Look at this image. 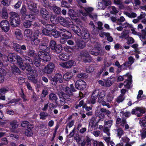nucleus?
<instances>
[{
    "label": "nucleus",
    "mask_w": 146,
    "mask_h": 146,
    "mask_svg": "<svg viewBox=\"0 0 146 146\" xmlns=\"http://www.w3.org/2000/svg\"><path fill=\"white\" fill-rule=\"evenodd\" d=\"M41 15L44 19L48 20L50 16L49 12L45 9L41 8L40 11Z\"/></svg>",
    "instance_id": "15"
},
{
    "label": "nucleus",
    "mask_w": 146,
    "mask_h": 146,
    "mask_svg": "<svg viewBox=\"0 0 146 146\" xmlns=\"http://www.w3.org/2000/svg\"><path fill=\"white\" fill-rule=\"evenodd\" d=\"M25 133L27 136H31L33 135V131L32 130L26 129L25 130Z\"/></svg>",
    "instance_id": "49"
},
{
    "label": "nucleus",
    "mask_w": 146,
    "mask_h": 146,
    "mask_svg": "<svg viewBox=\"0 0 146 146\" xmlns=\"http://www.w3.org/2000/svg\"><path fill=\"white\" fill-rule=\"evenodd\" d=\"M108 8L109 9L110 8L112 9V11H111L110 12V13L111 14H116V13H117L118 12V11L114 6H109L108 7Z\"/></svg>",
    "instance_id": "51"
},
{
    "label": "nucleus",
    "mask_w": 146,
    "mask_h": 146,
    "mask_svg": "<svg viewBox=\"0 0 146 146\" xmlns=\"http://www.w3.org/2000/svg\"><path fill=\"white\" fill-rule=\"evenodd\" d=\"M51 35L55 38H57L60 36L59 31H58L55 29H54L50 32Z\"/></svg>",
    "instance_id": "32"
},
{
    "label": "nucleus",
    "mask_w": 146,
    "mask_h": 146,
    "mask_svg": "<svg viewBox=\"0 0 146 146\" xmlns=\"http://www.w3.org/2000/svg\"><path fill=\"white\" fill-rule=\"evenodd\" d=\"M20 15L21 16L26 14L27 9L25 6L23 5L20 11Z\"/></svg>",
    "instance_id": "44"
},
{
    "label": "nucleus",
    "mask_w": 146,
    "mask_h": 146,
    "mask_svg": "<svg viewBox=\"0 0 146 146\" xmlns=\"http://www.w3.org/2000/svg\"><path fill=\"white\" fill-rule=\"evenodd\" d=\"M54 68V64L52 62H50L45 67L44 71L46 74H50L53 71Z\"/></svg>",
    "instance_id": "11"
},
{
    "label": "nucleus",
    "mask_w": 146,
    "mask_h": 146,
    "mask_svg": "<svg viewBox=\"0 0 146 146\" xmlns=\"http://www.w3.org/2000/svg\"><path fill=\"white\" fill-rule=\"evenodd\" d=\"M99 94V90H95L93 92L92 95L93 97H94L97 98Z\"/></svg>",
    "instance_id": "58"
},
{
    "label": "nucleus",
    "mask_w": 146,
    "mask_h": 146,
    "mask_svg": "<svg viewBox=\"0 0 146 146\" xmlns=\"http://www.w3.org/2000/svg\"><path fill=\"white\" fill-rule=\"evenodd\" d=\"M27 49L26 46L25 45H20L19 50H17V51L19 52L21 55H24V53L23 51H25Z\"/></svg>",
    "instance_id": "28"
},
{
    "label": "nucleus",
    "mask_w": 146,
    "mask_h": 146,
    "mask_svg": "<svg viewBox=\"0 0 146 146\" xmlns=\"http://www.w3.org/2000/svg\"><path fill=\"white\" fill-rule=\"evenodd\" d=\"M131 76H129L128 78V80L125 81L124 82V85L126 88L128 89L130 88L131 84Z\"/></svg>",
    "instance_id": "25"
},
{
    "label": "nucleus",
    "mask_w": 146,
    "mask_h": 146,
    "mask_svg": "<svg viewBox=\"0 0 146 146\" xmlns=\"http://www.w3.org/2000/svg\"><path fill=\"white\" fill-rule=\"evenodd\" d=\"M60 36L65 37L66 38H69L71 37V33L68 31L64 29H59Z\"/></svg>",
    "instance_id": "14"
},
{
    "label": "nucleus",
    "mask_w": 146,
    "mask_h": 146,
    "mask_svg": "<svg viewBox=\"0 0 146 146\" xmlns=\"http://www.w3.org/2000/svg\"><path fill=\"white\" fill-rule=\"evenodd\" d=\"M128 36L127 33L125 31H123L121 33V35L119 36V37L121 38H126Z\"/></svg>",
    "instance_id": "60"
},
{
    "label": "nucleus",
    "mask_w": 146,
    "mask_h": 146,
    "mask_svg": "<svg viewBox=\"0 0 146 146\" xmlns=\"http://www.w3.org/2000/svg\"><path fill=\"white\" fill-rule=\"evenodd\" d=\"M38 58H36L34 60V63L35 65L37 67H38L40 66V59L39 57H37Z\"/></svg>",
    "instance_id": "48"
},
{
    "label": "nucleus",
    "mask_w": 146,
    "mask_h": 146,
    "mask_svg": "<svg viewBox=\"0 0 146 146\" xmlns=\"http://www.w3.org/2000/svg\"><path fill=\"white\" fill-rule=\"evenodd\" d=\"M14 34L17 39L21 40L23 37V35L21 30L19 29H17L15 31Z\"/></svg>",
    "instance_id": "23"
},
{
    "label": "nucleus",
    "mask_w": 146,
    "mask_h": 146,
    "mask_svg": "<svg viewBox=\"0 0 146 146\" xmlns=\"http://www.w3.org/2000/svg\"><path fill=\"white\" fill-rule=\"evenodd\" d=\"M113 98V96L111 94V92L109 93L107 96V99L108 102H111Z\"/></svg>",
    "instance_id": "54"
},
{
    "label": "nucleus",
    "mask_w": 146,
    "mask_h": 146,
    "mask_svg": "<svg viewBox=\"0 0 146 146\" xmlns=\"http://www.w3.org/2000/svg\"><path fill=\"white\" fill-rule=\"evenodd\" d=\"M11 0H2L1 3L4 6H8L9 5Z\"/></svg>",
    "instance_id": "52"
},
{
    "label": "nucleus",
    "mask_w": 146,
    "mask_h": 146,
    "mask_svg": "<svg viewBox=\"0 0 146 146\" xmlns=\"http://www.w3.org/2000/svg\"><path fill=\"white\" fill-rule=\"evenodd\" d=\"M28 79L34 84H36L37 82V80L35 77L30 73L28 76Z\"/></svg>",
    "instance_id": "27"
},
{
    "label": "nucleus",
    "mask_w": 146,
    "mask_h": 146,
    "mask_svg": "<svg viewBox=\"0 0 146 146\" xmlns=\"http://www.w3.org/2000/svg\"><path fill=\"white\" fill-rule=\"evenodd\" d=\"M7 61L13 64L16 63L20 69L22 67L24 68L23 59L18 55L13 53L9 54L7 57Z\"/></svg>",
    "instance_id": "2"
},
{
    "label": "nucleus",
    "mask_w": 146,
    "mask_h": 146,
    "mask_svg": "<svg viewBox=\"0 0 146 146\" xmlns=\"http://www.w3.org/2000/svg\"><path fill=\"white\" fill-rule=\"evenodd\" d=\"M24 58V61L25 62V64H32L33 62L32 59L29 57L25 55L22 56Z\"/></svg>",
    "instance_id": "26"
},
{
    "label": "nucleus",
    "mask_w": 146,
    "mask_h": 146,
    "mask_svg": "<svg viewBox=\"0 0 146 146\" xmlns=\"http://www.w3.org/2000/svg\"><path fill=\"white\" fill-rule=\"evenodd\" d=\"M42 33L46 35H49L50 33V32L46 28L43 27H42L41 28Z\"/></svg>",
    "instance_id": "39"
},
{
    "label": "nucleus",
    "mask_w": 146,
    "mask_h": 146,
    "mask_svg": "<svg viewBox=\"0 0 146 146\" xmlns=\"http://www.w3.org/2000/svg\"><path fill=\"white\" fill-rule=\"evenodd\" d=\"M92 59L91 56L86 57L83 59V61L85 63H90L92 61Z\"/></svg>",
    "instance_id": "63"
},
{
    "label": "nucleus",
    "mask_w": 146,
    "mask_h": 146,
    "mask_svg": "<svg viewBox=\"0 0 146 146\" xmlns=\"http://www.w3.org/2000/svg\"><path fill=\"white\" fill-rule=\"evenodd\" d=\"M92 139L88 136L84 137V138L82 140L80 145L81 146H90L91 145Z\"/></svg>",
    "instance_id": "13"
},
{
    "label": "nucleus",
    "mask_w": 146,
    "mask_h": 146,
    "mask_svg": "<svg viewBox=\"0 0 146 146\" xmlns=\"http://www.w3.org/2000/svg\"><path fill=\"white\" fill-rule=\"evenodd\" d=\"M131 65L128 61H127L122 64V68L123 69L126 70Z\"/></svg>",
    "instance_id": "42"
},
{
    "label": "nucleus",
    "mask_w": 146,
    "mask_h": 146,
    "mask_svg": "<svg viewBox=\"0 0 146 146\" xmlns=\"http://www.w3.org/2000/svg\"><path fill=\"white\" fill-rule=\"evenodd\" d=\"M72 30L79 36H82L85 39H88L89 37V33L88 30L85 28L82 27L79 28L75 26L72 28Z\"/></svg>",
    "instance_id": "3"
},
{
    "label": "nucleus",
    "mask_w": 146,
    "mask_h": 146,
    "mask_svg": "<svg viewBox=\"0 0 146 146\" xmlns=\"http://www.w3.org/2000/svg\"><path fill=\"white\" fill-rule=\"evenodd\" d=\"M52 10L53 12L56 14L59 15L61 13V10L60 8L56 6H53L52 7Z\"/></svg>",
    "instance_id": "33"
},
{
    "label": "nucleus",
    "mask_w": 146,
    "mask_h": 146,
    "mask_svg": "<svg viewBox=\"0 0 146 146\" xmlns=\"http://www.w3.org/2000/svg\"><path fill=\"white\" fill-rule=\"evenodd\" d=\"M105 95L104 92H100L98 98V102H99L100 103L103 100L105 97Z\"/></svg>",
    "instance_id": "45"
},
{
    "label": "nucleus",
    "mask_w": 146,
    "mask_h": 146,
    "mask_svg": "<svg viewBox=\"0 0 146 146\" xmlns=\"http://www.w3.org/2000/svg\"><path fill=\"white\" fill-rule=\"evenodd\" d=\"M31 22L29 20L24 21L23 24L24 27L26 28L30 27L32 25Z\"/></svg>",
    "instance_id": "47"
},
{
    "label": "nucleus",
    "mask_w": 146,
    "mask_h": 146,
    "mask_svg": "<svg viewBox=\"0 0 146 146\" xmlns=\"http://www.w3.org/2000/svg\"><path fill=\"white\" fill-rule=\"evenodd\" d=\"M32 34V31L29 29H26L24 31V36L27 39L30 38Z\"/></svg>",
    "instance_id": "24"
},
{
    "label": "nucleus",
    "mask_w": 146,
    "mask_h": 146,
    "mask_svg": "<svg viewBox=\"0 0 146 146\" xmlns=\"http://www.w3.org/2000/svg\"><path fill=\"white\" fill-rule=\"evenodd\" d=\"M125 97L123 95L120 94L118 96L116 100V101L118 103L122 102L124 100Z\"/></svg>",
    "instance_id": "40"
},
{
    "label": "nucleus",
    "mask_w": 146,
    "mask_h": 146,
    "mask_svg": "<svg viewBox=\"0 0 146 146\" xmlns=\"http://www.w3.org/2000/svg\"><path fill=\"white\" fill-rule=\"evenodd\" d=\"M57 45L56 42L54 40L50 41L49 43V46L52 50L55 49V48Z\"/></svg>",
    "instance_id": "37"
},
{
    "label": "nucleus",
    "mask_w": 146,
    "mask_h": 146,
    "mask_svg": "<svg viewBox=\"0 0 146 146\" xmlns=\"http://www.w3.org/2000/svg\"><path fill=\"white\" fill-rule=\"evenodd\" d=\"M10 131L13 133H17L21 132L22 131L21 128H18L19 124H18L17 121L16 120H13L11 121L10 122Z\"/></svg>",
    "instance_id": "5"
},
{
    "label": "nucleus",
    "mask_w": 146,
    "mask_h": 146,
    "mask_svg": "<svg viewBox=\"0 0 146 146\" xmlns=\"http://www.w3.org/2000/svg\"><path fill=\"white\" fill-rule=\"evenodd\" d=\"M124 13L129 17L131 18H134L137 16V14L133 12L129 13L128 12L124 11Z\"/></svg>",
    "instance_id": "35"
},
{
    "label": "nucleus",
    "mask_w": 146,
    "mask_h": 146,
    "mask_svg": "<svg viewBox=\"0 0 146 146\" xmlns=\"http://www.w3.org/2000/svg\"><path fill=\"white\" fill-rule=\"evenodd\" d=\"M60 17H57L54 15H52L50 17L51 22L54 24H57L59 22Z\"/></svg>",
    "instance_id": "21"
},
{
    "label": "nucleus",
    "mask_w": 146,
    "mask_h": 146,
    "mask_svg": "<svg viewBox=\"0 0 146 146\" xmlns=\"http://www.w3.org/2000/svg\"><path fill=\"white\" fill-rule=\"evenodd\" d=\"M69 88L66 87L65 88L64 93L62 91H58L57 94L59 99L56 101L55 103L58 106H63L66 103V100H70L73 98V94L69 90Z\"/></svg>",
    "instance_id": "1"
},
{
    "label": "nucleus",
    "mask_w": 146,
    "mask_h": 146,
    "mask_svg": "<svg viewBox=\"0 0 146 146\" xmlns=\"http://www.w3.org/2000/svg\"><path fill=\"white\" fill-rule=\"evenodd\" d=\"M40 116V119H45V117L48 116V114L46 112H41L39 114Z\"/></svg>",
    "instance_id": "53"
},
{
    "label": "nucleus",
    "mask_w": 146,
    "mask_h": 146,
    "mask_svg": "<svg viewBox=\"0 0 146 146\" xmlns=\"http://www.w3.org/2000/svg\"><path fill=\"white\" fill-rule=\"evenodd\" d=\"M9 21L11 25L13 27L18 26L20 22L19 15L17 13L12 12L9 14Z\"/></svg>",
    "instance_id": "4"
},
{
    "label": "nucleus",
    "mask_w": 146,
    "mask_h": 146,
    "mask_svg": "<svg viewBox=\"0 0 146 146\" xmlns=\"http://www.w3.org/2000/svg\"><path fill=\"white\" fill-rule=\"evenodd\" d=\"M96 98L93 97V96H91V98L87 100V102L88 104H94L96 103Z\"/></svg>",
    "instance_id": "43"
},
{
    "label": "nucleus",
    "mask_w": 146,
    "mask_h": 146,
    "mask_svg": "<svg viewBox=\"0 0 146 146\" xmlns=\"http://www.w3.org/2000/svg\"><path fill=\"white\" fill-rule=\"evenodd\" d=\"M25 66L24 65H23V67L24 68H23L22 69V67L21 68V69L24 70L25 69H26L27 71H30L31 72L32 71V68L31 66V64H25Z\"/></svg>",
    "instance_id": "29"
},
{
    "label": "nucleus",
    "mask_w": 146,
    "mask_h": 146,
    "mask_svg": "<svg viewBox=\"0 0 146 146\" xmlns=\"http://www.w3.org/2000/svg\"><path fill=\"white\" fill-rule=\"evenodd\" d=\"M38 57L44 62L49 61L51 59V56L49 52H44L41 51H39L38 53Z\"/></svg>",
    "instance_id": "6"
},
{
    "label": "nucleus",
    "mask_w": 146,
    "mask_h": 146,
    "mask_svg": "<svg viewBox=\"0 0 146 146\" xmlns=\"http://www.w3.org/2000/svg\"><path fill=\"white\" fill-rule=\"evenodd\" d=\"M11 68L12 71L14 74H20V73L21 71L16 66L13 65L11 66Z\"/></svg>",
    "instance_id": "34"
},
{
    "label": "nucleus",
    "mask_w": 146,
    "mask_h": 146,
    "mask_svg": "<svg viewBox=\"0 0 146 146\" xmlns=\"http://www.w3.org/2000/svg\"><path fill=\"white\" fill-rule=\"evenodd\" d=\"M39 47L40 49L44 51L45 52H49V48L45 44L40 43L39 45Z\"/></svg>",
    "instance_id": "22"
},
{
    "label": "nucleus",
    "mask_w": 146,
    "mask_h": 146,
    "mask_svg": "<svg viewBox=\"0 0 146 146\" xmlns=\"http://www.w3.org/2000/svg\"><path fill=\"white\" fill-rule=\"evenodd\" d=\"M59 58L61 60L65 61L68 59V57L64 54H61L59 56Z\"/></svg>",
    "instance_id": "46"
},
{
    "label": "nucleus",
    "mask_w": 146,
    "mask_h": 146,
    "mask_svg": "<svg viewBox=\"0 0 146 146\" xmlns=\"http://www.w3.org/2000/svg\"><path fill=\"white\" fill-rule=\"evenodd\" d=\"M116 123V124H120L123 127L126 123V119L124 118L121 119L118 117L117 118Z\"/></svg>",
    "instance_id": "20"
},
{
    "label": "nucleus",
    "mask_w": 146,
    "mask_h": 146,
    "mask_svg": "<svg viewBox=\"0 0 146 146\" xmlns=\"http://www.w3.org/2000/svg\"><path fill=\"white\" fill-rule=\"evenodd\" d=\"M72 78L71 74L70 73H67L63 76V78L65 80H69Z\"/></svg>",
    "instance_id": "38"
},
{
    "label": "nucleus",
    "mask_w": 146,
    "mask_h": 146,
    "mask_svg": "<svg viewBox=\"0 0 146 146\" xmlns=\"http://www.w3.org/2000/svg\"><path fill=\"white\" fill-rule=\"evenodd\" d=\"M76 46L80 49H83L86 46V44L84 41L81 40H77L76 41Z\"/></svg>",
    "instance_id": "18"
},
{
    "label": "nucleus",
    "mask_w": 146,
    "mask_h": 146,
    "mask_svg": "<svg viewBox=\"0 0 146 146\" xmlns=\"http://www.w3.org/2000/svg\"><path fill=\"white\" fill-rule=\"evenodd\" d=\"M28 17L29 21L31 22L34 21L35 18V15L31 14H28Z\"/></svg>",
    "instance_id": "59"
},
{
    "label": "nucleus",
    "mask_w": 146,
    "mask_h": 146,
    "mask_svg": "<svg viewBox=\"0 0 146 146\" xmlns=\"http://www.w3.org/2000/svg\"><path fill=\"white\" fill-rule=\"evenodd\" d=\"M2 10V17L5 19H7L8 17V15L7 8L6 7H3Z\"/></svg>",
    "instance_id": "30"
},
{
    "label": "nucleus",
    "mask_w": 146,
    "mask_h": 146,
    "mask_svg": "<svg viewBox=\"0 0 146 146\" xmlns=\"http://www.w3.org/2000/svg\"><path fill=\"white\" fill-rule=\"evenodd\" d=\"M75 86L76 88L79 90H83L86 88V84L84 81L79 80L76 81Z\"/></svg>",
    "instance_id": "7"
},
{
    "label": "nucleus",
    "mask_w": 146,
    "mask_h": 146,
    "mask_svg": "<svg viewBox=\"0 0 146 146\" xmlns=\"http://www.w3.org/2000/svg\"><path fill=\"white\" fill-rule=\"evenodd\" d=\"M75 62L74 61L70 60L67 62L62 63L61 66L63 68H71L73 66Z\"/></svg>",
    "instance_id": "17"
},
{
    "label": "nucleus",
    "mask_w": 146,
    "mask_h": 146,
    "mask_svg": "<svg viewBox=\"0 0 146 146\" xmlns=\"http://www.w3.org/2000/svg\"><path fill=\"white\" fill-rule=\"evenodd\" d=\"M28 56L31 57H34L36 55L35 51L33 50H30L28 52Z\"/></svg>",
    "instance_id": "57"
},
{
    "label": "nucleus",
    "mask_w": 146,
    "mask_h": 146,
    "mask_svg": "<svg viewBox=\"0 0 146 146\" xmlns=\"http://www.w3.org/2000/svg\"><path fill=\"white\" fill-rule=\"evenodd\" d=\"M78 78H87L88 76L84 73H80L78 74Z\"/></svg>",
    "instance_id": "64"
},
{
    "label": "nucleus",
    "mask_w": 146,
    "mask_h": 146,
    "mask_svg": "<svg viewBox=\"0 0 146 146\" xmlns=\"http://www.w3.org/2000/svg\"><path fill=\"white\" fill-rule=\"evenodd\" d=\"M0 27L2 30L5 32H8L9 29V24L6 20H3L0 23Z\"/></svg>",
    "instance_id": "9"
},
{
    "label": "nucleus",
    "mask_w": 146,
    "mask_h": 146,
    "mask_svg": "<svg viewBox=\"0 0 146 146\" xmlns=\"http://www.w3.org/2000/svg\"><path fill=\"white\" fill-rule=\"evenodd\" d=\"M39 35L38 32L35 33L31 40V43L32 45L36 46L39 44L40 42V39L38 38Z\"/></svg>",
    "instance_id": "12"
},
{
    "label": "nucleus",
    "mask_w": 146,
    "mask_h": 146,
    "mask_svg": "<svg viewBox=\"0 0 146 146\" xmlns=\"http://www.w3.org/2000/svg\"><path fill=\"white\" fill-rule=\"evenodd\" d=\"M67 19H65L63 17H60L59 22L62 26L66 27H68L70 26V22Z\"/></svg>",
    "instance_id": "16"
},
{
    "label": "nucleus",
    "mask_w": 146,
    "mask_h": 146,
    "mask_svg": "<svg viewBox=\"0 0 146 146\" xmlns=\"http://www.w3.org/2000/svg\"><path fill=\"white\" fill-rule=\"evenodd\" d=\"M58 98L56 94L53 93H51L48 96V99L52 102H56L58 100Z\"/></svg>",
    "instance_id": "19"
},
{
    "label": "nucleus",
    "mask_w": 146,
    "mask_h": 146,
    "mask_svg": "<svg viewBox=\"0 0 146 146\" xmlns=\"http://www.w3.org/2000/svg\"><path fill=\"white\" fill-rule=\"evenodd\" d=\"M27 4L28 8L32 12H33L36 14L38 12V10L37 9L36 4L33 2L29 1L27 2Z\"/></svg>",
    "instance_id": "8"
},
{
    "label": "nucleus",
    "mask_w": 146,
    "mask_h": 146,
    "mask_svg": "<svg viewBox=\"0 0 146 146\" xmlns=\"http://www.w3.org/2000/svg\"><path fill=\"white\" fill-rule=\"evenodd\" d=\"M74 139L76 141V142L80 145V143L82 140V137L79 135H78L76 136H74Z\"/></svg>",
    "instance_id": "61"
},
{
    "label": "nucleus",
    "mask_w": 146,
    "mask_h": 146,
    "mask_svg": "<svg viewBox=\"0 0 146 146\" xmlns=\"http://www.w3.org/2000/svg\"><path fill=\"white\" fill-rule=\"evenodd\" d=\"M94 48H95L97 50L100 51L101 49V46L100 44L98 42H96L95 43L94 46Z\"/></svg>",
    "instance_id": "62"
},
{
    "label": "nucleus",
    "mask_w": 146,
    "mask_h": 146,
    "mask_svg": "<svg viewBox=\"0 0 146 146\" xmlns=\"http://www.w3.org/2000/svg\"><path fill=\"white\" fill-rule=\"evenodd\" d=\"M117 133L118 136L120 138L121 136L123 135L124 131L122 129L119 128L117 130Z\"/></svg>",
    "instance_id": "50"
},
{
    "label": "nucleus",
    "mask_w": 146,
    "mask_h": 146,
    "mask_svg": "<svg viewBox=\"0 0 146 146\" xmlns=\"http://www.w3.org/2000/svg\"><path fill=\"white\" fill-rule=\"evenodd\" d=\"M98 122L91 124L90 125H89V129H90L91 131H92L93 130L92 129L93 128H94V129H97L98 126Z\"/></svg>",
    "instance_id": "41"
},
{
    "label": "nucleus",
    "mask_w": 146,
    "mask_h": 146,
    "mask_svg": "<svg viewBox=\"0 0 146 146\" xmlns=\"http://www.w3.org/2000/svg\"><path fill=\"white\" fill-rule=\"evenodd\" d=\"M62 50V47L61 44H58L53 50L54 52L59 54L61 52Z\"/></svg>",
    "instance_id": "31"
},
{
    "label": "nucleus",
    "mask_w": 146,
    "mask_h": 146,
    "mask_svg": "<svg viewBox=\"0 0 146 146\" xmlns=\"http://www.w3.org/2000/svg\"><path fill=\"white\" fill-rule=\"evenodd\" d=\"M54 77L57 81H58L60 83H62V77L61 74L57 73L55 74Z\"/></svg>",
    "instance_id": "36"
},
{
    "label": "nucleus",
    "mask_w": 146,
    "mask_h": 146,
    "mask_svg": "<svg viewBox=\"0 0 146 146\" xmlns=\"http://www.w3.org/2000/svg\"><path fill=\"white\" fill-rule=\"evenodd\" d=\"M141 133V135L142 139L145 138L146 137V128L140 130Z\"/></svg>",
    "instance_id": "56"
},
{
    "label": "nucleus",
    "mask_w": 146,
    "mask_h": 146,
    "mask_svg": "<svg viewBox=\"0 0 146 146\" xmlns=\"http://www.w3.org/2000/svg\"><path fill=\"white\" fill-rule=\"evenodd\" d=\"M143 119H141L139 121V124L141 126L146 128V121L143 120Z\"/></svg>",
    "instance_id": "55"
},
{
    "label": "nucleus",
    "mask_w": 146,
    "mask_h": 146,
    "mask_svg": "<svg viewBox=\"0 0 146 146\" xmlns=\"http://www.w3.org/2000/svg\"><path fill=\"white\" fill-rule=\"evenodd\" d=\"M112 121L111 120H109L108 121H105L104 122V128L103 129V131L108 136L110 135V133L109 132V128L112 124Z\"/></svg>",
    "instance_id": "10"
}]
</instances>
